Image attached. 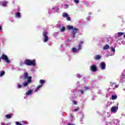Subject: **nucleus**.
<instances>
[{
	"label": "nucleus",
	"mask_w": 125,
	"mask_h": 125,
	"mask_svg": "<svg viewBox=\"0 0 125 125\" xmlns=\"http://www.w3.org/2000/svg\"><path fill=\"white\" fill-rule=\"evenodd\" d=\"M24 63L27 66H36V60H31L29 59H26L24 61Z\"/></svg>",
	"instance_id": "nucleus-1"
},
{
	"label": "nucleus",
	"mask_w": 125,
	"mask_h": 125,
	"mask_svg": "<svg viewBox=\"0 0 125 125\" xmlns=\"http://www.w3.org/2000/svg\"><path fill=\"white\" fill-rule=\"evenodd\" d=\"M47 35H48V32L47 31H44L42 33V36L43 37V42H48V40H49V39L48 38Z\"/></svg>",
	"instance_id": "nucleus-2"
},
{
	"label": "nucleus",
	"mask_w": 125,
	"mask_h": 125,
	"mask_svg": "<svg viewBox=\"0 0 125 125\" xmlns=\"http://www.w3.org/2000/svg\"><path fill=\"white\" fill-rule=\"evenodd\" d=\"M1 59H2V60H4L6 63H10V61H9V59H8V57L6 55L4 54H2L1 56Z\"/></svg>",
	"instance_id": "nucleus-3"
},
{
	"label": "nucleus",
	"mask_w": 125,
	"mask_h": 125,
	"mask_svg": "<svg viewBox=\"0 0 125 125\" xmlns=\"http://www.w3.org/2000/svg\"><path fill=\"white\" fill-rule=\"evenodd\" d=\"M23 80H29L30 79V81H32V76H29V74L27 72L23 73Z\"/></svg>",
	"instance_id": "nucleus-4"
},
{
	"label": "nucleus",
	"mask_w": 125,
	"mask_h": 125,
	"mask_svg": "<svg viewBox=\"0 0 125 125\" xmlns=\"http://www.w3.org/2000/svg\"><path fill=\"white\" fill-rule=\"evenodd\" d=\"M90 70L92 72H96L97 71V67L94 64H92L90 66Z\"/></svg>",
	"instance_id": "nucleus-5"
},
{
	"label": "nucleus",
	"mask_w": 125,
	"mask_h": 125,
	"mask_svg": "<svg viewBox=\"0 0 125 125\" xmlns=\"http://www.w3.org/2000/svg\"><path fill=\"white\" fill-rule=\"evenodd\" d=\"M115 47H116V45H114V47H111L110 48V56H113V55H115V52H116Z\"/></svg>",
	"instance_id": "nucleus-6"
},
{
	"label": "nucleus",
	"mask_w": 125,
	"mask_h": 125,
	"mask_svg": "<svg viewBox=\"0 0 125 125\" xmlns=\"http://www.w3.org/2000/svg\"><path fill=\"white\" fill-rule=\"evenodd\" d=\"M101 70H105L106 69V63L104 62H102L100 64Z\"/></svg>",
	"instance_id": "nucleus-7"
},
{
	"label": "nucleus",
	"mask_w": 125,
	"mask_h": 125,
	"mask_svg": "<svg viewBox=\"0 0 125 125\" xmlns=\"http://www.w3.org/2000/svg\"><path fill=\"white\" fill-rule=\"evenodd\" d=\"M72 33L73 34V39H75V38H76V34H77V33H79V29L76 28H74L72 30Z\"/></svg>",
	"instance_id": "nucleus-8"
},
{
	"label": "nucleus",
	"mask_w": 125,
	"mask_h": 125,
	"mask_svg": "<svg viewBox=\"0 0 125 125\" xmlns=\"http://www.w3.org/2000/svg\"><path fill=\"white\" fill-rule=\"evenodd\" d=\"M32 83V80H31L30 78H29L28 80H27V82L23 83V86H27L28 85V83Z\"/></svg>",
	"instance_id": "nucleus-9"
},
{
	"label": "nucleus",
	"mask_w": 125,
	"mask_h": 125,
	"mask_svg": "<svg viewBox=\"0 0 125 125\" xmlns=\"http://www.w3.org/2000/svg\"><path fill=\"white\" fill-rule=\"evenodd\" d=\"M117 110H118V107L113 106L111 108V111L112 113H117Z\"/></svg>",
	"instance_id": "nucleus-10"
},
{
	"label": "nucleus",
	"mask_w": 125,
	"mask_h": 125,
	"mask_svg": "<svg viewBox=\"0 0 125 125\" xmlns=\"http://www.w3.org/2000/svg\"><path fill=\"white\" fill-rule=\"evenodd\" d=\"M83 42L80 41V43L78 44V48L77 49V50L79 51V50H81L82 49V45H83Z\"/></svg>",
	"instance_id": "nucleus-11"
},
{
	"label": "nucleus",
	"mask_w": 125,
	"mask_h": 125,
	"mask_svg": "<svg viewBox=\"0 0 125 125\" xmlns=\"http://www.w3.org/2000/svg\"><path fill=\"white\" fill-rule=\"evenodd\" d=\"M125 34V33L124 32H118V33H117L115 35V37L116 38H117V37H122V36L124 35Z\"/></svg>",
	"instance_id": "nucleus-12"
},
{
	"label": "nucleus",
	"mask_w": 125,
	"mask_h": 125,
	"mask_svg": "<svg viewBox=\"0 0 125 125\" xmlns=\"http://www.w3.org/2000/svg\"><path fill=\"white\" fill-rule=\"evenodd\" d=\"M32 93H33V90L30 89V90H29L28 91H27L25 93V94H26V95H30L32 94Z\"/></svg>",
	"instance_id": "nucleus-13"
},
{
	"label": "nucleus",
	"mask_w": 125,
	"mask_h": 125,
	"mask_svg": "<svg viewBox=\"0 0 125 125\" xmlns=\"http://www.w3.org/2000/svg\"><path fill=\"white\" fill-rule=\"evenodd\" d=\"M95 60H99L100 59H101V56L99 55H97L94 57Z\"/></svg>",
	"instance_id": "nucleus-14"
},
{
	"label": "nucleus",
	"mask_w": 125,
	"mask_h": 125,
	"mask_svg": "<svg viewBox=\"0 0 125 125\" xmlns=\"http://www.w3.org/2000/svg\"><path fill=\"white\" fill-rule=\"evenodd\" d=\"M42 84H40L38 85L36 88V89L35 90V92H37V91H38V90H39V89H40V88H41V87H42Z\"/></svg>",
	"instance_id": "nucleus-15"
},
{
	"label": "nucleus",
	"mask_w": 125,
	"mask_h": 125,
	"mask_svg": "<svg viewBox=\"0 0 125 125\" xmlns=\"http://www.w3.org/2000/svg\"><path fill=\"white\" fill-rule=\"evenodd\" d=\"M117 98H118V96H117V95H112V100H116V99H117Z\"/></svg>",
	"instance_id": "nucleus-16"
},
{
	"label": "nucleus",
	"mask_w": 125,
	"mask_h": 125,
	"mask_svg": "<svg viewBox=\"0 0 125 125\" xmlns=\"http://www.w3.org/2000/svg\"><path fill=\"white\" fill-rule=\"evenodd\" d=\"M69 16V14L66 13H63L62 14V17H63V18H65L66 17H68Z\"/></svg>",
	"instance_id": "nucleus-17"
},
{
	"label": "nucleus",
	"mask_w": 125,
	"mask_h": 125,
	"mask_svg": "<svg viewBox=\"0 0 125 125\" xmlns=\"http://www.w3.org/2000/svg\"><path fill=\"white\" fill-rule=\"evenodd\" d=\"M108 48H109V45L106 44L104 47L103 49L104 50H106V49H108Z\"/></svg>",
	"instance_id": "nucleus-18"
},
{
	"label": "nucleus",
	"mask_w": 125,
	"mask_h": 125,
	"mask_svg": "<svg viewBox=\"0 0 125 125\" xmlns=\"http://www.w3.org/2000/svg\"><path fill=\"white\" fill-rule=\"evenodd\" d=\"M4 74H5V71L4 70L2 71L1 72H0V77H2Z\"/></svg>",
	"instance_id": "nucleus-19"
},
{
	"label": "nucleus",
	"mask_w": 125,
	"mask_h": 125,
	"mask_svg": "<svg viewBox=\"0 0 125 125\" xmlns=\"http://www.w3.org/2000/svg\"><path fill=\"white\" fill-rule=\"evenodd\" d=\"M67 29L69 30H74V27L71 25L67 26Z\"/></svg>",
	"instance_id": "nucleus-20"
},
{
	"label": "nucleus",
	"mask_w": 125,
	"mask_h": 125,
	"mask_svg": "<svg viewBox=\"0 0 125 125\" xmlns=\"http://www.w3.org/2000/svg\"><path fill=\"white\" fill-rule=\"evenodd\" d=\"M40 83H41V84H43V83H45V81H44V80H40Z\"/></svg>",
	"instance_id": "nucleus-21"
},
{
	"label": "nucleus",
	"mask_w": 125,
	"mask_h": 125,
	"mask_svg": "<svg viewBox=\"0 0 125 125\" xmlns=\"http://www.w3.org/2000/svg\"><path fill=\"white\" fill-rule=\"evenodd\" d=\"M21 15V14L20 12H18L16 15V17L20 18V16Z\"/></svg>",
	"instance_id": "nucleus-22"
},
{
	"label": "nucleus",
	"mask_w": 125,
	"mask_h": 125,
	"mask_svg": "<svg viewBox=\"0 0 125 125\" xmlns=\"http://www.w3.org/2000/svg\"><path fill=\"white\" fill-rule=\"evenodd\" d=\"M65 30H66V28H65V27L62 26L61 28V32H64Z\"/></svg>",
	"instance_id": "nucleus-23"
},
{
	"label": "nucleus",
	"mask_w": 125,
	"mask_h": 125,
	"mask_svg": "<svg viewBox=\"0 0 125 125\" xmlns=\"http://www.w3.org/2000/svg\"><path fill=\"white\" fill-rule=\"evenodd\" d=\"M115 84H116V83L110 82V85L112 87V88Z\"/></svg>",
	"instance_id": "nucleus-24"
},
{
	"label": "nucleus",
	"mask_w": 125,
	"mask_h": 125,
	"mask_svg": "<svg viewBox=\"0 0 125 125\" xmlns=\"http://www.w3.org/2000/svg\"><path fill=\"white\" fill-rule=\"evenodd\" d=\"M6 118L7 119H11V115L10 114H7L6 115Z\"/></svg>",
	"instance_id": "nucleus-25"
},
{
	"label": "nucleus",
	"mask_w": 125,
	"mask_h": 125,
	"mask_svg": "<svg viewBox=\"0 0 125 125\" xmlns=\"http://www.w3.org/2000/svg\"><path fill=\"white\" fill-rule=\"evenodd\" d=\"M72 51H73V52H77L78 51V50L76 48L73 47L72 48Z\"/></svg>",
	"instance_id": "nucleus-26"
},
{
	"label": "nucleus",
	"mask_w": 125,
	"mask_h": 125,
	"mask_svg": "<svg viewBox=\"0 0 125 125\" xmlns=\"http://www.w3.org/2000/svg\"><path fill=\"white\" fill-rule=\"evenodd\" d=\"M84 88H85V91H86L90 89V88H89V87L86 86H84Z\"/></svg>",
	"instance_id": "nucleus-27"
},
{
	"label": "nucleus",
	"mask_w": 125,
	"mask_h": 125,
	"mask_svg": "<svg viewBox=\"0 0 125 125\" xmlns=\"http://www.w3.org/2000/svg\"><path fill=\"white\" fill-rule=\"evenodd\" d=\"M7 4V2L4 1L2 3V5L3 6H5Z\"/></svg>",
	"instance_id": "nucleus-28"
},
{
	"label": "nucleus",
	"mask_w": 125,
	"mask_h": 125,
	"mask_svg": "<svg viewBox=\"0 0 125 125\" xmlns=\"http://www.w3.org/2000/svg\"><path fill=\"white\" fill-rule=\"evenodd\" d=\"M119 87V84L115 85L114 87L112 88L113 89H116V88H118Z\"/></svg>",
	"instance_id": "nucleus-29"
},
{
	"label": "nucleus",
	"mask_w": 125,
	"mask_h": 125,
	"mask_svg": "<svg viewBox=\"0 0 125 125\" xmlns=\"http://www.w3.org/2000/svg\"><path fill=\"white\" fill-rule=\"evenodd\" d=\"M74 2L75 3H79L80 2V1L79 0H74Z\"/></svg>",
	"instance_id": "nucleus-30"
},
{
	"label": "nucleus",
	"mask_w": 125,
	"mask_h": 125,
	"mask_svg": "<svg viewBox=\"0 0 125 125\" xmlns=\"http://www.w3.org/2000/svg\"><path fill=\"white\" fill-rule=\"evenodd\" d=\"M66 20L67 21H71V18L70 17H66Z\"/></svg>",
	"instance_id": "nucleus-31"
},
{
	"label": "nucleus",
	"mask_w": 125,
	"mask_h": 125,
	"mask_svg": "<svg viewBox=\"0 0 125 125\" xmlns=\"http://www.w3.org/2000/svg\"><path fill=\"white\" fill-rule=\"evenodd\" d=\"M15 124L17 125H23L21 124H20V123H19V122H16Z\"/></svg>",
	"instance_id": "nucleus-32"
},
{
	"label": "nucleus",
	"mask_w": 125,
	"mask_h": 125,
	"mask_svg": "<svg viewBox=\"0 0 125 125\" xmlns=\"http://www.w3.org/2000/svg\"><path fill=\"white\" fill-rule=\"evenodd\" d=\"M77 77L78 78V79H80V78H81V76L80 74H77Z\"/></svg>",
	"instance_id": "nucleus-33"
},
{
	"label": "nucleus",
	"mask_w": 125,
	"mask_h": 125,
	"mask_svg": "<svg viewBox=\"0 0 125 125\" xmlns=\"http://www.w3.org/2000/svg\"><path fill=\"white\" fill-rule=\"evenodd\" d=\"M123 79H122V81L123 82H125V75H123Z\"/></svg>",
	"instance_id": "nucleus-34"
},
{
	"label": "nucleus",
	"mask_w": 125,
	"mask_h": 125,
	"mask_svg": "<svg viewBox=\"0 0 125 125\" xmlns=\"http://www.w3.org/2000/svg\"><path fill=\"white\" fill-rule=\"evenodd\" d=\"M79 91L81 92L82 94H83V93H84V92L83 90H79Z\"/></svg>",
	"instance_id": "nucleus-35"
},
{
	"label": "nucleus",
	"mask_w": 125,
	"mask_h": 125,
	"mask_svg": "<svg viewBox=\"0 0 125 125\" xmlns=\"http://www.w3.org/2000/svg\"><path fill=\"white\" fill-rule=\"evenodd\" d=\"M72 102L74 104V105H77V103L76 101H73Z\"/></svg>",
	"instance_id": "nucleus-36"
},
{
	"label": "nucleus",
	"mask_w": 125,
	"mask_h": 125,
	"mask_svg": "<svg viewBox=\"0 0 125 125\" xmlns=\"http://www.w3.org/2000/svg\"><path fill=\"white\" fill-rule=\"evenodd\" d=\"M18 86V88H21V87H22V85H21V84H19Z\"/></svg>",
	"instance_id": "nucleus-37"
},
{
	"label": "nucleus",
	"mask_w": 125,
	"mask_h": 125,
	"mask_svg": "<svg viewBox=\"0 0 125 125\" xmlns=\"http://www.w3.org/2000/svg\"><path fill=\"white\" fill-rule=\"evenodd\" d=\"M21 123H22V125H26V122L25 121H22L21 122Z\"/></svg>",
	"instance_id": "nucleus-38"
},
{
	"label": "nucleus",
	"mask_w": 125,
	"mask_h": 125,
	"mask_svg": "<svg viewBox=\"0 0 125 125\" xmlns=\"http://www.w3.org/2000/svg\"><path fill=\"white\" fill-rule=\"evenodd\" d=\"M116 122H118V120H114V124H115V123H116Z\"/></svg>",
	"instance_id": "nucleus-39"
},
{
	"label": "nucleus",
	"mask_w": 125,
	"mask_h": 125,
	"mask_svg": "<svg viewBox=\"0 0 125 125\" xmlns=\"http://www.w3.org/2000/svg\"><path fill=\"white\" fill-rule=\"evenodd\" d=\"M0 31H2V27L0 25Z\"/></svg>",
	"instance_id": "nucleus-40"
},
{
	"label": "nucleus",
	"mask_w": 125,
	"mask_h": 125,
	"mask_svg": "<svg viewBox=\"0 0 125 125\" xmlns=\"http://www.w3.org/2000/svg\"><path fill=\"white\" fill-rule=\"evenodd\" d=\"M75 112H77V111H78V109H75L74 110Z\"/></svg>",
	"instance_id": "nucleus-41"
},
{
	"label": "nucleus",
	"mask_w": 125,
	"mask_h": 125,
	"mask_svg": "<svg viewBox=\"0 0 125 125\" xmlns=\"http://www.w3.org/2000/svg\"><path fill=\"white\" fill-rule=\"evenodd\" d=\"M67 125H74V124H67Z\"/></svg>",
	"instance_id": "nucleus-42"
},
{
	"label": "nucleus",
	"mask_w": 125,
	"mask_h": 125,
	"mask_svg": "<svg viewBox=\"0 0 125 125\" xmlns=\"http://www.w3.org/2000/svg\"><path fill=\"white\" fill-rule=\"evenodd\" d=\"M59 10V9H57V11H56L57 12Z\"/></svg>",
	"instance_id": "nucleus-43"
},
{
	"label": "nucleus",
	"mask_w": 125,
	"mask_h": 125,
	"mask_svg": "<svg viewBox=\"0 0 125 125\" xmlns=\"http://www.w3.org/2000/svg\"><path fill=\"white\" fill-rule=\"evenodd\" d=\"M0 59H1V58H0V61H0Z\"/></svg>",
	"instance_id": "nucleus-44"
},
{
	"label": "nucleus",
	"mask_w": 125,
	"mask_h": 125,
	"mask_svg": "<svg viewBox=\"0 0 125 125\" xmlns=\"http://www.w3.org/2000/svg\"><path fill=\"white\" fill-rule=\"evenodd\" d=\"M52 9H54V7H53V8H52Z\"/></svg>",
	"instance_id": "nucleus-45"
},
{
	"label": "nucleus",
	"mask_w": 125,
	"mask_h": 125,
	"mask_svg": "<svg viewBox=\"0 0 125 125\" xmlns=\"http://www.w3.org/2000/svg\"><path fill=\"white\" fill-rule=\"evenodd\" d=\"M124 90L125 91V88L124 89Z\"/></svg>",
	"instance_id": "nucleus-46"
}]
</instances>
